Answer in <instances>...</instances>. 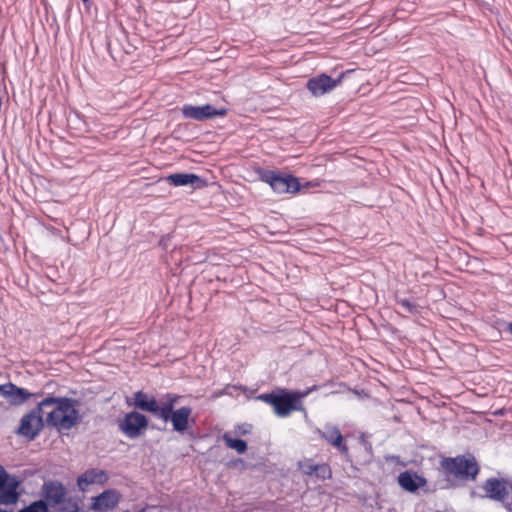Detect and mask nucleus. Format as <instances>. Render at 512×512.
<instances>
[{"mask_svg":"<svg viewBox=\"0 0 512 512\" xmlns=\"http://www.w3.org/2000/svg\"><path fill=\"white\" fill-rule=\"evenodd\" d=\"M54 405V409L47 414L46 422L58 432L68 431L81 422L77 410L79 401L68 397L48 396L41 400L32 410L25 414L20 421L17 433L28 441L34 440L44 426L42 410Z\"/></svg>","mask_w":512,"mask_h":512,"instance_id":"1","label":"nucleus"},{"mask_svg":"<svg viewBox=\"0 0 512 512\" xmlns=\"http://www.w3.org/2000/svg\"><path fill=\"white\" fill-rule=\"evenodd\" d=\"M179 399L180 396L174 393H166L159 400L144 391L134 393V405L138 409L151 413L165 423L171 421L173 429L182 434L188 428L192 409L182 406L174 410Z\"/></svg>","mask_w":512,"mask_h":512,"instance_id":"2","label":"nucleus"},{"mask_svg":"<svg viewBox=\"0 0 512 512\" xmlns=\"http://www.w3.org/2000/svg\"><path fill=\"white\" fill-rule=\"evenodd\" d=\"M307 393L291 392L284 388H276L269 393L259 394L256 399L273 407L279 417H287L293 411L302 409L301 399Z\"/></svg>","mask_w":512,"mask_h":512,"instance_id":"3","label":"nucleus"},{"mask_svg":"<svg viewBox=\"0 0 512 512\" xmlns=\"http://www.w3.org/2000/svg\"><path fill=\"white\" fill-rule=\"evenodd\" d=\"M257 174L259 180L268 184L275 193H296L300 190L298 178L291 174L263 168L258 169Z\"/></svg>","mask_w":512,"mask_h":512,"instance_id":"4","label":"nucleus"},{"mask_svg":"<svg viewBox=\"0 0 512 512\" xmlns=\"http://www.w3.org/2000/svg\"><path fill=\"white\" fill-rule=\"evenodd\" d=\"M484 491L482 498L500 503L507 512H512V482L505 478L490 477L481 486Z\"/></svg>","mask_w":512,"mask_h":512,"instance_id":"5","label":"nucleus"},{"mask_svg":"<svg viewBox=\"0 0 512 512\" xmlns=\"http://www.w3.org/2000/svg\"><path fill=\"white\" fill-rule=\"evenodd\" d=\"M446 470L462 479L474 480L479 472V466L473 456H457L445 460Z\"/></svg>","mask_w":512,"mask_h":512,"instance_id":"6","label":"nucleus"},{"mask_svg":"<svg viewBox=\"0 0 512 512\" xmlns=\"http://www.w3.org/2000/svg\"><path fill=\"white\" fill-rule=\"evenodd\" d=\"M119 430L128 438L141 436L148 427V418L137 411L126 413L118 422Z\"/></svg>","mask_w":512,"mask_h":512,"instance_id":"7","label":"nucleus"},{"mask_svg":"<svg viewBox=\"0 0 512 512\" xmlns=\"http://www.w3.org/2000/svg\"><path fill=\"white\" fill-rule=\"evenodd\" d=\"M19 484L15 476L8 474L0 466V504L10 505L17 502L19 498V493L17 492Z\"/></svg>","mask_w":512,"mask_h":512,"instance_id":"8","label":"nucleus"},{"mask_svg":"<svg viewBox=\"0 0 512 512\" xmlns=\"http://www.w3.org/2000/svg\"><path fill=\"white\" fill-rule=\"evenodd\" d=\"M226 114L227 109H216L210 104H205L202 106H193L190 104H185L182 107L183 117L186 119H193L196 121H204L206 119H211L218 116L223 117Z\"/></svg>","mask_w":512,"mask_h":512,"instance_id":"9","label":"nucleus"},{"mask_svg":"<svg viewBox=\"0 0 512 512\" xmlns=\"http://www.w3.org/2000/svg\"><path fill=\"white\" fill-rule=\"evenodd\" d=\"M0 395L8 400L11 405H22L31 397L37 399L43 396V392H35L31 393L25 388H21L16 386L15 384L9 382L6 384L0 385Z\"/></svg>","mask_w":512,"mask_h":512,"instance_id":"10","label":"nucleus"},{"mask_svg":"<svg viewBox=\"0 0 512 512\" xmlns=\"http://www.w3.org/2000/svg\"><path fill=\"white\" fill-rule=\"evenodd\" d=\"M342 78L343 74L334 79L323 73L310 78L306 83V87L313 96L320 97L332 91L338 84L341 83Z\"/></svg>","mask_w":512,"mask_h":512,"instance_id":"11","label":"nucleus"},{"mask_svg":"<svg viewBox=\"0 0 512 512\" xmlns=\"http://www.w3.org/2000/svg\"><path fill=\"white\" fill-rule=\"evenodd\" d=\"M66 488L59 481L44 482L42 496L48 505L57 506L65 503Z\"/></svg>","mask_w":512,"mask_h":512,"instance_id":"12","label":"nucleus"},{"mask_svg":"<svg viewBox=\"0 0 512 512\" xmlns=\"http://www.w3.org/2000/svg\"><path fill=\"white\" fill-rule=\"evenodd\" d=\"M108 481V474L104 470L91 468L78 476L77 486L79 490L86 491L92 484L103 485Z\"/></svg>","mask_w":512,"mask_h":512,"instance_id":"13","label":"nucleus"},{"mask_svg":"<svg viewBox=\"0 0 512 512\" xmlns=\"http://www.w3.org/2000/svg\"><path fill=\"white\" fill-rule=\"evenodd\" d=\"M166 181L175 187L190 185L191 187L196 189L206 186V181L202 179L200 176L193 173L170 174L166 177Z\"/></svg>","mask_w":512,"mask_h":512,"instance_id":"14","label":"nucleus"},{"mask_svg":"<svg viewBox=\"0 0 512 512\" xmlns=\"http://www.w3.org/2000/svg\"><path fill=\"white\" fill-rule=\"evenodd\" d=\"M119 493L114 489H108L93 498L92 507L95 510L106 511L113 509L119 502Z\"/></svg>","mask_w":512,"mask_h":512,"instance_id":"15","label":"nucleus"},{"mask_svg":"<svg viewBox=\"0 0 512 512\" xmlns=\"http://www.w3.org/2000/svg\"><path fill=\"white\" fill-rule=\"evenodd\" d=\"M426 479L416 472L404 471L398 476L399 485L408 492H415L426 485Z\"/></svg>","mask_w":512,"mask_h":512,"instance_id":"16","label":"nucleus"},{"mask_svg":"<svg viewBox=\"0 0 512 512\" xmlns=\"http://www.w3.org/2000/svg\"><path fill=\"white\" fill-rule=\"evenodd\" d=\"M223 440L226 446L235 450L237 453L242 454L247 450V443L240 438H232L228 433L223 435Z\"/></svg>","mask_w":512,"mask_h":512,"instance_id":"17","label":"nucleus"},{"mask_svg":"<svg viewBox=\"0 0 512 512\" xmlns=\"http://www.w3.org/2000/svg\"><path fill=\"white\" fill-rule=\"evenodd\" d=\"M313 475L321 480H328L332 477V470L327 463L316 464Z\"/></svg>","mask_w":512,"mask_h":512,"instance_id":"18","label":"nucleus"},{"mask_svg":"<svg viewBox=\"0 0 512 512\" xmlns=\"http://www.w3.org/2000/svg\"><path fill=\"white\" fill-rule=\"evenodd\" d=\"M20 512H48V504L44 499H39L21 509Z\"/></svg>","mask_w":512,"mask_h":512,"instance_id":"19","label":"nucleus"},{"mask_svg":"<svg viewBox=\"0 0 512 512\" xmlns=\"http://www.w3.org/2000/svg\"><path fill=\"white\" fill-rule=\"evenodd\" d=\"M340 435H342L340 430L333 425H325L323 431H321V437L328 443Z\"/></svg>","mask_w":512,"mask_h":512,"instance_id":"20","label":"nucleus"},{"mask_svg":"<svg viewBox=\"0 0 512 512\" xmlns=\"http://www.w3.org/2000/svg\"><path fill=\"white\" fill-rule=\"evenodd\" d=\"M329 444H331L332 446L336 447L341 452V454L346 459H348V457H349V449H348V446L346 445V443L343 441V436L342 435L337 436V438H335L332 441H330Z\"/></svg>","mask_w":512,"mask_h":512,"instance_id":"21","label":"nucleus"},{"mask_svg":"<svg viewBox=\"0 0 512 512\" xmlns=\"http://www.w3.org/2000/svg\"><path fill=\"white\" fill-rule=\"evenodd\" d=\"M316 464L312 459H305L298 462V467L304 475L313 476Z\"/></svg>","mask_w":512,"mask_h":512,"instance_id":"22","label":"nucleus"},{"mask_svg":"<svg viewBox=\"0 0 512 512\" xmlns=\"http://www.w3.org/2000/svg\"><path fill=\"white\" fill-rule=\"evenodd\" d=\"M397 303L410 314H417L419 312V306L409 299H397Z\"/></svg>","mask_w":512,"mask_h":512,"instance_id":"23","label":"nucleus"},{"mask_svg":"<svg viewBox=\"0 0 512 512\" xmlns=\"http://www.w3.org/2000/svg\"><path fill=\"white\" fill-rule=\"evenodd\" d=\"M67 505H68V509H69L68 512H79V507L76 502H74L72 500H68Z\"/></svg>","mask_w":512,"mask_h":512,"instance_id":"24","label":"nucleus"},{"mask_svg":"<svg viewBox=\"0 0 512 512\" xmlns=\"http://www.w3.org/2000/svg\"><path fill=\"white\" fill-rule=\"evenodd\" d=\"M507 330L512 334V321L508 324Z\"/></svg>","mask_w":512,"mask_h":512,"instance_id":"25","label":"nucleus"},{"mask_svg":"<svg viewBox=\"0 0 512 512\" xmlns=\"http://www.w3.org/2000/svg\"><path fill=\"white\" fill-rule=\"evenodd\" d=\"M365 448L371 452V445L367 442H365Z\"/></svg>","mask_w":512,"mask_h":512,"instance_id":"26","label":"nucleus"},{"mask_svg":"<svg viewBox=\"0 0 512 512\" xmlns=\"http://www.w3.org/2000/svg\"><path fill=\"white\" fill-rule=\"evenodd\" d=\"M84 3H87L89 0H82Z\"/></svg>","mask_w":512,"mask_h":512,"instance_id":"27","label":"nucleus"}]
</instances>
